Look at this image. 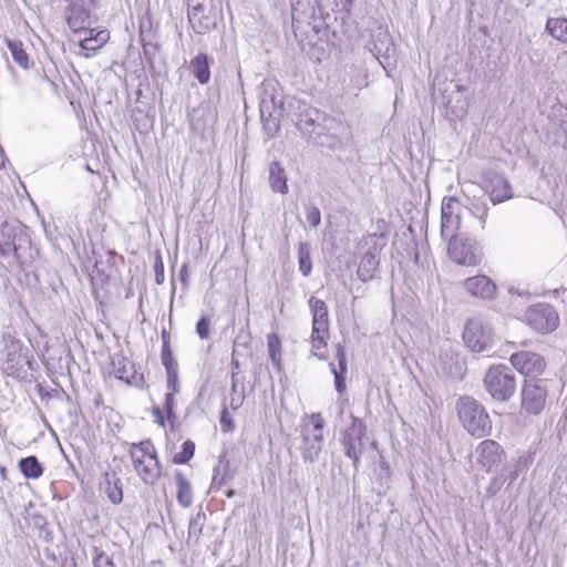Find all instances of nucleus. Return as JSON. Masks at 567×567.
<instances>
[{"label":"nucleus","instance_id":"obj_9","mask_svg":"<svg viewBox=\"0 0 567 567\" xmlns=\"http://www.w3.org/2000/svg\"><path fill=\"white\" fill-rule=\"evenodd\" d=\"M463 339L471 351H485L492 341L489 323L481 316L470 318L464 327Z\"/></svg>","mask_w":567,"mask_h":567},{"label":"nucleus","instance_id":"obj_27","mask_svg":"<svg viewBox=\"0 0 567 567\" xmlns=\"http://www.w3.org/2000/svg\"><path fill=\"white\" fill-rule=\"evenodd\" d=\"M18 467L22 475L29 480L39 478L44 471L39 460L33 455L21 458L18 463Z\"/></svg>","mask_w":567,"mask_h":567},{"label":"nucleus","instance_id":"obj_23","mask_svg":"<svg viewBox=\"0 0 567 567\" xmlns=\"http://www.w3.org/2000/svg\"><path fill=\"white\" fill-rule=\"evenodd\" d=\"M329 369L334 378V389L339 394H342L347 390V374H348V361L347 357H333L329 362Z\"/></svg>","mask_w":567,"mask_h":567},{"label":"nucleus","instance_id":"obj_52","mask_svg":"<svg viewBox=\"0 0 567 567\" xmlns=\"http://www.w3.org/2000/svg\"><path fill=\"white\" fill-rule=\"evenodd\" d=\"M155 280L158 285H161L164 281V272H163V266H161V269L156 267V275Z\"/></svg>","mask_w":567,"mask_h":567},{"label":"nucleus","instance_id":"obj_15","mask_svg":"<svg viewBox=\"0 0 567 567\" xmlns=\"http://www.w3.org/2000/svg\"><path fill=\"white\" fill-rule=\"evenodd\" d=\"M321 117L323 116L317 110L306 109L302 113L298 115L296 125L302 132L303 135L310 138L313 135L321 136L324 134V130H331L334 124V121L331 118H324V124H321Z\"/></svg>","mask_w":567,"mask_h":567},{"label":"nucleus","instance_id":"obj_46","mask_svg":"<svg viewBox=\"0 0 567 567\" xmlns=\"http://www.w3.org/2000/svg\"><path fill=\"white\" fill-rule=\"evenodd\" d=\"M280 339L276 333H270L267 338L269 354H277L280 350Z\"/></svg>","mask_w":567,"mask_h":567},{"label":"nucleus","instance_id":"obj_34","mask_svg":"<svg viewBox=\"0 0 567 567\" xmlns=\"http://www.w3.org/2000/svg\"><path fill=\"white\" fill-rule=\"evenodd\" d=\"M104 492L113 504H120L123 499L120 480L116 478L115 475H113L112 477L109 474L105 475Z\"/></svg>","mask_w":567,"mask_h":567},{"label":"nucleus","instance_id":"obj_35","mask_svg":"<svg viewBox=\"0 0 567 567\" xmlns=\"http://www.w3.org/2000/svg\"><path fill=\"white\" fill-rule=\"evenodd\" d=\"M298 262L299 270L305 276L308 277L312 270V261H311V251L310 247L307 243L299 244L298 248Z\"/></svg>","mask_w":567,"mask_h":567},{"label":"nucleus","instance_id":"obj_37","mask_svg":"<svg viewBox=\"0 0 567 567\" xmlns=\"http://www.w3.org/2000/svg\"><path fill=\"white\" fill-rule=\"evenodd\" d=\"M206 522V515L202 512L197 513L195 516L192 517L189 525H188V540L194 539L195 542L198 540L203 527Z\"/></svg>","mask_w":567,"mask_h":567},{"label":"nucleus","instance_id":"obj_1","mask_svg":"<svg viewBox=\"0 0 567 567\" xmlns=\"http://www.w3.org/2000/svg\"><path fill=\"white\" fill-rule=\"evenodd\" d=\"M13 255L19 264L32 258L28 228L18 220H8L0 226V256Z\"/></svg>","mask_w":567,"mask_h":567},{"label":"nucleus","instance_id":"obj_60","mask_svg":"<svg viewBox=\"0 0 567 567\" xmlns=\"http://www.w3.org/2000/svg\"><path fill=\"white\" fill-rule=\"evenodd\" d=\"M520 346L526 347L527 346V341L526 340L522 341Z\"/></svg>","mask_w":567,"mask_h":567},{"label":"nucleus","instance_id":"obj_24","mask_svg":"<svg viewBox=\"0 0 567 567\" xmlns=\"http://www.w3.org/2000/svg\"><path fill=\"white\" fill-rule=\"evenodd\" d=\"M288 177L285 168L279 162H272L269 165V186L272 192L287 194L289 188L287 184Z\"/></svg>","mask_w":567,"mask_h":567},{"label":"nucleus","instance_id":"obj_45","mask_svg":"<svg viewBox=\"0 0 567 567\" xmlns=\"http://www.w3.org/2000/svg\"><path fill=\"white\" fill-rule=\"evenodd\" d=\"M209 320L206 317H202L197 324L196 331L202 339H207L209 337Z\"/></svg>","mask_w":567,"mask_h":567},{"label":"nucleus","instance_id":"obj_17","mask_svg":"<svg viewBox=\"0 0 567 567\" xmlns=\"http://www.w3.org/2000/svg\"><path fill=\"white\" fill-rule=\"evenodd\" d=\"M547 400V390L538 383L526 382L522 391V409L529 414H539Z\"/></svg>","mask_w":567,"mask_h":567},{"label":"nucleus","instance_id":"obj_5","mask_svg":"<svg viewBox=\"0 0 567 567\" xmlns=\"http://www.w3.org/2000/svg\"><path fill=\"white\" fill-rule=\"evenodd\" d=\"M188 21L198 34H206L217 27L221 8L217 0H187Z\"/></svg>","mask_w":567,"mask_h":567},{"label":"nucleus","instance_id":"obj_22","mask_svg":"<svg viewBox=\"0 0 567 567\" xmlns=\"http://www.w3.org/2000/svg\"><path fill=\"white\" fill-rule=\"evenodd\" d=\"M509 359L516 370L529 378L542 374L546 367L544 357H509Z\"/></svg>","mask_w":567,"mask_h":567},{"label":"nucleus","instance_id":"obj_42","mask_svg":"<svg viewBox=\"0 0 567 567\" xmlns=\"http://www.w3.org/2000/svg\"><path fill=\"white\" fill-rule=\"evenodd\" d=\"M505 482H506L505 473H499L498 475L494 476L491 480V482L486 488V495L488 497L495 496L502 489Z\"/></svg>","mask_w":567,"mask_h":567},{"label":"nucleus","instance_id":"obj_30","mask_svg":"<svg viewBox=\"0 0 567 567\" xmlns=\"http://www.w3.org/2000/svg\"><path fill=\"white\" fill-rule=\"evenodd\" d=\"M546 31L556 40L567 44L566 18H548L546 22Z\"/></svg>","mask_w":567,"mask_h":567},{"label":"nucleus","instance_id":"obj_4","mask_svg":"<svg viewBox=\"0 0 567 567\" xmlns=\"http://www.w3.org/2000/svg\"><path fill=\"white\" fill-rule=\"evenodd\" d=\"M351 423L349 426L344 429L341 433L340 443L342 445L344 455L352 461V465L355 471L359 470L360 458L363 454L365 446L370 443L373 447H375V442H370V439L367 434L368 429L363 420L350 415Z\"/></svg>","mask_w":567,"mask_h":567},{"label":"nucleus","instance_id":"obj_6","mask_svg":"<svg viewBox=\"0 0 567 567\" xmlns=\"http://www.w3.org/2000/svg\"><path fill=\"white\" fill-rule=\"evenodd\" d=\"M324 420L320 413L311 414L309 423L301 429V454L306 462L313 463L318 461L324 444L322 430Z\"/></svg>","mask_w":567,"mask_h":567},{"label":"nucleus","instance_id":"obj_21","mask_svg":"<svg viewBox=\"0 0 567 567\" xmlns=\"http://www.w3.org/2000/svg\"><path fill=\"white\" fill-rule=\"evenodd\" d=\"M25 357H0V369L7 375L18 380H27L29 370L32 369L31 360H23Z\"/></svg>","mask_w":567,"mask_h":567},{"label":"nucleus","instance_id":"obj_61","mask_svg":"<svg viewBox=\"0 0 567 567\" xmlns=\"http://www.w3.org/2000/svg\"><path fill=\"white\" fill-rule=\"evenodd\" d=\"M162 354H171V352H166V348L164 347L163 348V353Z\"/></svg>","mask_w":567,"mask_h":567},{"label":"nucleus","instance_id":"obj_29","mask_svg":"<svg viewBox=\"0 0 567 567\" xmlns=\"http://www.w3.org/2000/svg\"><path fill=\"white\" fill-rule=\"evenodd\" d=\"M109 39L106 31H100L95 37H87L80 41V48L84 58H91V52L101 49Z\"/></svg>","mask_w":567,"mask_h":567},{"label":"nucleus","instance_id":"obj_26","mask_svg":"<svg viewBox=\"0 0 567 567\" xmlns=\"http://www.w3.org/2000/svg\"><path fill=\"white\" fill-rule=\"evenodd\" d=\"M175 480L177 485V502L182 507L187 508L193 504L192 486L181 471L175 473Z\"/></svg>","mask_w":567,"mask_h":567},{"label":"nucleus","instance_id":"obj_38","mask_svg":"<svg viewBox=\"0 0 567 567\" xmlns=\"http://www.w3.org/2000/svg\"><path fill=\"white\" fill-rule=\"evenodd\" d=\"M195 453V443L190 440H187L182 445V451L176 453L173 456V463L175 464H186Z\"/></svg>","mask_w":567,"mask_h":567},{"label":"nucleus","instance_id":"obj_56","mask_svg":"<svg viewBox=\"0 0 567 567\" xmlns=\"http://www.w3.org/2000/svg\"><path fill=\"white\" fill-rule=\"evenodd\" d=\"M270 359H271V362H272L274 365L279 367V364H280V357L272 355V357H270Z\"/></svg>","mask_w":567,"mask_h":567},{"label":"nucleus","instance_id":"obj_62","mask_svg":"<svg viewBox=\"0 0 567 567\" xmlns=\"http://www.w3.org/2000/svg\"><path fill=\"white\" fill-rule=\"evenodd\" d=\"M349 2H352L353 0H348Z\"/></svg>","mask_w":567,"mask_h":567},{"label":"nucleus","instance_id":"obj_11","mask_svg":"<svg viewBox=\"0 0 567 567\" xmlns=\"http://www.w3.org/2000/svg\"><path fill=\"white\" fill-rule=\"evenodd\" d=\"M525 317L528 326L542 333L551 332L559 324V316L557 311L548 303L530 306L527 309Z\"/></svg>","mask_w":567,"mask_h":567},{"label":"nucleus","instance_id":"obj_3","mask_svg":"<svg viewBox=\"0 0 567 567\" xmlns=\"http://www.w3.org/2000/svg\"><path fill=\"white\" fill-rule=\"evenodd\" d=\"M259 111L267 134L276 135L280 130V120L284 114V100L278 83L271 81L262 83Z\"/></svg>","mask_w":567,"mask_h":567},{"label":"nucleus","instance_id":"obj_13","mask_svg":"<svg viewBox=\"0 0 567 567\" xmlns=\"http://www.w3.org/2000/svg\"><path fill=\"white\" fill-rule=\"evenodd\" d=\"M109 373L128 385L141 388L145 380L128 357H111Z\"/></svg>","mask_w":567,"mask_h":567},{"label":"nucleus","instance_id":"obj_41","mask_svg":"<svg viewBox=\"0 0 567 567\" xmlns=\"http://www.w3.org/2000/svg\"><path fill=\"white\" fill-rule=\"evenodd\" d=\"M9 50L13 60L22 68H28V54L22 48L21 42H9Z\"/></svg>","mask_w":567,"mask_h":567},{"label":"nucleus","instance_id":"obj_53","mask_svg":"<svg viewBox=\"0 0 567 567\" xmlns=\"http://www.w3.org/2000/svg\"><path fill=\"white\" fill-rule=\"evenodd\" d=\"M231 364H233V370H234L233 371V379H234L235 375L238 373V372H236V370H238V368H239V362L237 360H233Z\"/></svg>","mask_w":567,"mask_h":567},{"label":"nucleus","instance_id":"obj_58","mask_svg":"<svg viewBox=\"0 0 567 567\" xmlns=\"http://www.w3.org/2000/svg\"><path fill=\"white\" fill-rule=\"evenodd\" d=\"M226 497L231 498L236 495V492L234 489H228L225 492Z\"/></svg>","mask_w":567,"mask_h":567},{"label":"nucleus","instance_id":"obj_43","mask_svg":"<svg viewBox=\"0 0 567 567\" xmlns=\"http://www.w3.org/2000/svg\"><path fill=\"white\" fill-rule=\"evenodd\" d=\"M95 556L93 558L94 567H115L113 559L107 556L104 551L95 548Z\"/></svg>","mask_w":567,"mask_h":567},{"label":"nucleus","instance_id":"obj_33","mask_svg":"<svg viewBox=\"0 0 567 567\" xmlns=\"http://www.w3.org/2000/svg\"><path fill=\"white\" fill-rule=\"evenodd\" d=\"M488 210L487 202L484 198L474 197L470 203V212L480 220L482 229L486 226Z\"/></svg>","mask_w":567,"mask_h":567},{"label":"nucleus","instance_id":"obj_16","mask_svg":"<svg viewBox=\"0 0 567 567\" xmlns=\"http://www.w3.org/2000/svg\"><path fill=\"white\" fill-rule=\"evenodd\" d=\"M484 190L494 205L512 198V187L503 174L487 173L484 177Z\"/></svg>","mask_w":567,"mask_h":567},{"label":"nucleus","instance_id":"obj_28","mask_svg":"<svg viewBox=\"0 0 567 567\" xmlns=\"http://www.w3.org/2000/svg\"><path fill=\"white\" fill-rule=\"evenodd\" d=\"M379 265V259L375 252L369 250L367 251L359 265L358 276L362 281H368L373 278V274L377 270Z\"/></svg>","mask_w":567,"mask_h":567},{"label":"nucleus","instance_id":"obj_7","mask_svg":"<svg viewBox=\"0 0 567 567\" xmlns=\"http://www.w3.org/2000/svg\"><path fill=\"white\" fill-rule=\"evenodd\" d=\"M484 384L491 396L498 401H507L515 392V378L509 368L491 367L485 374Z\"/></svg>","mask_w":567,"mask_h":567},{"label":"nucleus","instance_id":"obj_36","mask_svg":"<svg viewBox=\"0 0 567 567\" xmlns=\"http://www.w3.org/2000/svg\"><path fill=\"white\" fill-rule=\"evenodd\" d=\"M527 468V458L519 457L513 464H508L502 473H505L506 481L509 484L514 483L519 473L524 472Z\"/></svg>","mask_w":567,"mask_h":567},{"label":"nucleus","instance_id":"obj_10","mask_svg":"<svg viewBox=\"0 0 567 567\" xmlns=\"http://www.w3.org/2000/svg\"><path fill=\"white\" fill-rule=\"evenodd\" d=\"M308 302L312 313V347L319 350L327 344L329 337V311L321 299L310 297Z\"/></svg>","mask_w":567,"mask_h":567},{"label":"nucleus","instance_id":"obj_19","mask_svg":"<svg viewBox=\"0 0 567 567\" xmlns=\"http://www.w3.org/2000/svg\"><path fill=\"white\" fill-rule=\"evenodd\" d=\"M131 457L134 468L145 484L153 485L161 475V464L158 460H142L136 451H131Z\"/></svg>","mask_w":567,"mask_h":567},{"label":"nucleus","instance_id":"obj_14","mask_svg":"<svg viewBox=\"0 0 567 567\" xmlns=\"http://www.w3.org/2000/svg\"><path fill=\"white\" fill-rule=\"evenodd\" d=\"M447 252L450 258L458 265L476 266L480 264V256L475 245L467 238L461 236L451 238Z\"/></svg>","mask_w":567,"mask_h":567},{"label":"nucleus","instance_id":"obj_2","mask_svg":"<svg viewBox=\"0 0 567 567\" xmlns=\"http://www.w3.org/2000/svg\"><path fill=\"white\" fill-rule=\"evenodd\" d=\"M456 411L463 427L475 437L489 435L492 420L483 404L471 396H462L456 402Z\"/></svg>","mask_w":567,"mask_h":567},{"label":"nucleus","instance_id":"obj_40","mask_svg":"<svg viewBox=\"0 0 567 567\" xmlns=\"http://www.w3.org/2000/svg\"><path fill=\"white\" fill-rule=\"evenodd\" d=\"M364 245L369 246V250L378 252L386 245V235L384 233L370 234L364 238Z\"/></svg>","mask_w":567,"mask_h":567},{"label":"nucleus","instance_id":"obj_39","mask_svg":"<svg viewBox=\"0 0 567 567\" xmlns=\"http://www.w3.org/2000/svg\"><path fill=\"white\" fill-rule=\"evenodd\" d=\"M132 451H136L137 454L142 456V460H158L155 446L150 440L143 441L138 444H133Z\"/></svg>","mask_w":567,"mask_h":567},{"label":"nucleus","instance_id":"obj_57","mask_svg":"<svg viewBox=\"0 0 567 567\" xmlns=\"http://www.w3.org/2000/svg\"><path fill=\"white\" fill-rule=\"evenodd\" d=\"M4 167V154L3 151L0 148V169Z\"/></svg>","mask_w":567,"mask_h":567},{"label":"nucleus","instance_id":"obj_54","mask_svg":"<svg viewBox=\"0 0 567 567\" xmlns=\"http://www.w3.org/2000/svg\"><path fill=\"white\" fill-rule=\"evenodd\" d=\"M186 274H187V266H186V265H184V266L182 267V269H181V274H179V275H181V279H182L183 281H185Z\"/></svg>","mask_w":567,"mask_h":567},{"label":"nucleus","instance_id":"obj_48","mask_svg":"<svg viewBox=\"0 0 567 567\" xmlns=\"http://www.w3.org/2000/svg\"><path fill=\"white\" fill-rule=\"evenodd\" d=\"M220 425H221L223 431H225V432H230L234 430V423H233V420H231L230 414L228 413L227 409H224L221 411Z\"/></svg>","mask_w":567,"mask_h":567},{"label":"nucleus","instance_id":"obj_12","mask_svg":"<svg viewBox=\"0 0 567 567\" xmlns=\"http://www.w3.org/2000/svg\"><path fill=\"white\" fill-rule=\"evenodd\" d=\"M462 205L456 197H445L441 206V236L455 238L461 227Z\"/></svg>","mask_w":567,"mask_h":567},{"label":"nucleus","instance_id":"obj_55","mask_svg":"<svg viewBox=\"0 0 567 567\" xmlns=\"http://www.w3.org/2000/svg\"><path fill=\"white\" fill-rule=\"evenodd\" d=\"M0 476L2 480H7V468L0 465Z\"/></svg>","mask_w":567,"mask_h":567},{"label":"nucleus","instance_id":"obj_8","mask_svg":"<svg viewBox=\"0 0 567 567\" xmlns=\"http://www.w3.org/2000/svg\"><path fill=\"white\" fill-rule=\"evenodd\" d=\"M64 18L73 32L87 30L91 25V14L99 6V0H64Z\"/></svg>","mask_w":567,"mask_h":567},{"label":"nucleus","instance_id":"obj_59","mask_svg":"<svg viewBox=\"0 0 567 567\" xmlns=\"http://www.w3.org/2000/svg\"><path fill=\"white\" fill-rule=\"evenodd\" d=\"M380 63L382 64L383 69H384L385 71H388L386 65H385V62H384V61H382V60H380Z\"/></svg>","mask_w":567,"mask_h":567},{"label":"nucleus","instance_id":"obj_49","mask_svg":"<svg viewBox=\"0 0 567 567\" xmlns=\"http://www.w3.org/2000/svg\"><path fill=\"white\" fill-rule=\"evenodd\" d=\"M465 368L464 364L455 362L454 371L450 370L449 374L454 379H461L464 374Z\"/></svg>","mask_w":567,"mask_h":567},{"label":"nucleus","instance_id":"obj_50","mask_svg":"<svg viewBox=\"0 0 567 567\" xmlns=\"http://www.w3.org/2000/svg\"><path fill=\"white\" fill-rule=\"evenodd\" d=\"M153 414L154 416L156 417V422L161 425V426H164L165 425V421H164V416L162 414V410L158 408V406H155L153 409Z\"/></svg>","mask_w":567,"mask_h":567},{"label":"nucleus","instance_id":"obj_32","mask_svg":"<svg viewBox=\"0 0 567 567\" xmlns=\"http://www.w3.org/2000/svg\"><path fill=\"white\" fill-rule=\"evenodd\" d=\"M162 359L167 375V388L171 389L173 393H178V363L175 357H162Z\"/></svg>","mask_w":567,"mask_h":567},{"label":"nucleus","instance_id":"obj_20","mask_svg":"<svg viewBox=\"0 0 567 567\" xmlns=\"http://www.w3.org/2000/svg\"><path fill=\"white\" fill-rule=\"evenodd\" d=\"M463 285L470 295L482 299H492L496 292V285L484 275L467 278Z\"/></svg>","mask_w":567,"mask_h":567},{"label":"nucleus","instance_id":"obj_47","mask_svg":"<svg viewBox=\"0 0 567 567\" xmlns=\"http://www.w3.org/2000/svg\"><path fill=\"white\" fill-rule=\"evenodd\" d=\"M174 394L175 393H173V392H169V393L165 394L164 410L166 411L168 419L175 416V413H174V405H175Z\"/></svg>","mask_w":567,"mask_h":567},{"label":"nucleus","instance_id":"obj_31","mask_svg":"<svg viewBox=\"0 0 567 567\" xmlns=\"http://www.w3.org/2000/svg\"><path fill=\"white\" fill-rule=\"evenodd\" d=\"M231 478L229 475V462L225 455L219 457L217 466L214 468L210 489H219L227 480Z\"/></svg>","mask_w":567,"mask_h":567},{"label":"nucleus","instance_id":"obj_44","mask_svg":"<svg viewBox=\"0 0 567 567\" xmlns=\"http://www.w3.org/2000/svg\"><path fill=\"white\" fill-rule=\"evenodd\" d=\"M306 210H307V221L312 227H315V228L318 227L321 223V214H320L319 208L313 205H309V206H307Z\"/></svg>","mask_w":567,"mask_h":567},{"label":"nucleus","instance_id":"obj_51","mask_svg":"<svg viewBox=\"0 0 567 567\" xmlns=\"http://www.w3.org/2000/svg\"><path fill=\"white\" fill-rule=\"evenodd\" d=\"M515 342H508V346L511 347V350H515L512 354H534L532 351H523V350H516ZM509 351V349L507 350Z\"/></svg>","mask_w":567,"mask_h":567},{"label":"nucleus","instance_id":"obj_18","mask_svg":"<svg viewBox=\"0 0 567 567\" xmlns=\"http://www.w3.org/2000/svg\"><path fill=\"white\" fill-rule=\"evenodd\" d=\"M475 452L478 463L486 468V471H491L495 465L501 463L504 454L501 445L493 440L482 441Z\"/></svg>","mask_w":567,"mask_h":567},{"label":"nucleus","instance_id":"obj_25","mask_svg":"<svg viewBox=\"0 0 567 567\" xmlns=\"http://www.w3.org/2000/svg\"><path fill=\"white\" fill-rule=\"evenodd\" d=\"M210 59L206 53H198L189 62V69L200 84H207L210 80Z\"/></svg>","mask_w":567,"mask_h":567}]
</instances>
